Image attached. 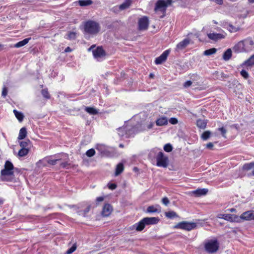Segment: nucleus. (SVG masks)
<instances>
[{"instance_id":"nucleus-1","label":"nucleus","mask_w":254,"mask_h":254,"mask_svg":"<svg viewBox=\"0 0 254 254\" xmlns=\"http://www.w3.org/2000/svg\"><path fill=\"white\" fill-rule=\"evenodd\" d=\"M130 125L125 122V125L118 128V134L121 136H125L127 138L130 137L134 134L136 128L141 126L142 121L140 115L134 116L130 121Z\"/></svg>"},{"instance_id":"nucleus-2","label":"nucleus","mask_w":254,"mask_h":254,"mask_svg":"<svg viewBox=\"0 0 254 254\" xmlns=\"http://www.w3.org/2000/svg\"><path fill=\"white\" fill-rule=\"evenodd\" d=\"M14 166L9 161H6L4 169L1 170L0 178L2 181L15 182L13 172Z\"/></svg>"},{"instance_id":"nucleus-3","label":"nucleus","mask_w":254,"mask_h":254,"mask_svg":"<svg viewBox=\"0 0 254 254\" xmlns=\"http://www.w3.org/2000/svg\"><path fill=\"white\" fill-rule=\"evenodd\" d=\"M173 0H157L155 3L154 11L156 13L162 14L160 17H164L167 8L171 5Z\"/></svg>"},{"instance_id":"nucleus-4","label":"nucleus","mask_w":254,"mask_h":254,"mask_svg":"<svg viewBox=\"0 0 254 254\" xmlns=\"http://www.w3.org/2000/svg\"><path fill=\"white\" fill-rule=\"evenodd\" d=\"M84 29L86 33L94 35L99 32L100 27L98 23L94 21L88 20L85 23Z\"/></svg>"},{"instance_id":"nucleus-5","label":"nucleus","mask_w":254,"mask_h":254,"mask_svg":"<svg viewBox=\"0 0 254 254\" xmlns=\"http://www.w3.org/2000/svg\"><path fill=\"white\" fill-rule=\"evenodd\" d=\"M72 207L75 208L76 212L79 215L83 217L87 216V214L91 209V205L86 202H83L77 205H73Z\"/></svg>"},{"instance_id":"nucleus-6","label":"nucleus","mask_w":254,"mask_h":254,"mask_svg":"<svg viewBox=\"0 0 254 254\" xmlns=\"http://www.w3.org/2000/svg\"><path fill=\"white\" fill-rule=\"evenodd\" d=\"M156 165L158 167L167 168L169 164V159L162 151L158 152L156 157Z\"/></svg>"},{"instance_id":"nucleus-7","label":"nucleus","mask_w":254,"mask_h":254,"mask_svg":"<svg viewBox=\"0 0 254 254\" xmlns=\"http://www.w3.org/2000/svg\"><path fill=\"white\" fill-rule=\"evenodd\" d=\"M196 227V224L194 222L182 221L178 223L174 226L175 228L190 231Z\"/></svg>"},{"instance_id":"nucleus-8","label":"nucleus","mask_w":254,"mask_h":254,"mask_svg":"<svg viewBox=\"0 0 254 254\" xmlns=\"http://www.w3.org/2000/svg\"><path fill=\"white\" fill-rule=\"evenodd\" d=\"M205 250L209 253L216 252L219 248V243L217 240H211L205 245Z\"/></svg>"},{"instance_id":"nucleus-9","label":"nucleus","mask_w":254,"mask_h":254,"mask_svg":"<svg viewBox=\"0 0 254 254\" xmlns=\"http://www.w3.org/2000/svg\"><path fill=\"white\" fill-rule=\"evenodd\" d=\"M218 217L231 222H240V218L239 216L235 214H220Z\"/></svg>"},{"instance_id":"nucleus-10","label":"nucleus","mask_w":254,"mask_h":254,"mask_svg":"<svg viewBox=\"0 0 254 254\" xmlns=\"http://www.w3.org/2000/svg\"><path fill=\"white\" fill-rule=\"evenodd\" d=\"M240 222L243 221L254 220V210H248L243 212L240 217Z\"/></svg>"},{"instance_id":"nucleus-11","label":"nucleus","mask_w":254,"mask_h":254,"mask_svg":"<svg viewBox=\"0 0 254 254\" xmlns=\"http://www.w3.org/2000/svg\"><path fill=\"white\" fill-rule=\"evenodd\" d=\"M93 55L94 58L99 61L101 59L105 57L106 53L102 47H98L93 51Z\"/></svg>"},{"instance_id":"nucleus-12","label":"nucleus","mask_w":254,"mask_h":254,"mask_svg":"<svg viewBox=\"0 0 254 254\" xmlns=\"http://www.w3.org/2000/svg\"><path fill=\"white\" fill-rule=\"evenodd\" d=\"M169 53V50L165 51L159 57L155 59V64H160L165 62Z\"/></svg>"},{"instance_id":"nucleus-13","label":"nucleus","mask_w":254,"mask_h":254,"mask_svg":"<svg viewBox=\"0 0 254 254\" xmlns=\"http://www.w3.org/2000/svg\"><path fill=\"white\" fill-rule=\"evenodd\" d=\"M190 43V40L189 38L184 39L177 45L175 51L179 52L180 51L185 49Z\"/></svg>"},{"instance_id":"nucleus-14","label":"nucleus","mask_w":254,"mask_h":254,"mask_svg":"<svg viewBox=\"0 0 254 254\" xmlns=\"http://www.w3.org/2000/svg\"><path fill=\"white\" fill-rule=\"evenodd\" d=\"M243 42L245 44L246 52L250 51L254 48V41L251 37H248L243 40Z\"/></svg>"},{"instance_id":"nucleus-15","label":"nucleus","mask_w":254,"mask_h":254,"mask_svg":"<svg viewBox=\"0 0 254 254\" xmlns=\"http://www.w3.org/2000/svg\"><path fill=\"white\" fill-rule=\"evenodd\" d=\"M160 220L159 217H145L144 218V226L148 225H155Z\"/></svg>"},{"instance_id":"nucleus-16","label":"nucleus","mask_w":254,"mask_h":254,"mask_svg":"<svg viewBox=\"0 0 254 254\" xmlns=\"http://www.w3.org/2000/svg\"><path fill=\"white\" fill-rule=\"evenodd\" d=\"M245 49L246 48L243 40L239 42L233 48L234 51L237 53L246 52Z\"/></svg>"},{"instance_id":"nucleus-17","label":"nucleus","mask_w":254,"mask_h":254,"mask_svg":"<svg viewBox=\"0 0 254 254\" xmlns=\"http://www.w3.org/2000/svg\"><path fill=\"white\" fill-rule=\"evenodd\" d=\"M132 0H125L124 2L120 4L119 6H116L114 7V9L123 10L128 8L131 4Z\"/></svg>"},{"instance_id":"nucleus-18","label":"nucleus","mask_w":254,"mask_h":254,"mask_svg":"<svg viewBox=\"0 0 254 254\" xmlns=\"http://www.w3.org/2000/svg\"><path fill=\"white\" fill-rule=\"evenodd\" d=\"M207 36L210 39L215 41H217L225 38V36L222 34L216 33L207 34Z\"/></svg>"},{"instance_id":"nucleus-19","label":"nucleus","mask_w":254,"mask_h":254,"mask_svg":"<svg viewBox=\"0 0 254 254\" xmlns=\"http://www.w3.org/2000/svg\"><path fill=\"white\" fill-rule=\"evenodd\" d=\"M112 211V207L109 204H106L104 205L103 210L102 211V214L104 216H108L111 214Z\"/></svg>"},{"instance_id":"nucleus-20","label":"nucleus","mask_w":254,"mask_h":254,"mask_svg":"<svg viewBox=\"0 0 254 254\" xmlns=\"http://www.w3.org/2000/svg\"><path fill=\"white\" fill-rule=\"evenodd\" d=\"M160 211V207L159 205H156V206H149L148 207L146 211L147 213H159Z\"/></svg>"},{"instance_id":"nucleus-21","label":"nucleus","mask_w":254,"mask_h":254,"mask_svg":"<svg viewBox=\"0 0 254 254\" xmlns=\"http://www.w3.org/2000/svg\"><path fill=\"white\" fill-rule=\"evenodd\" d=\"M156 124L158 126H162L166 125L168 124V119L167 117L162 116L158 118L155 122Z\"/></svg>"},{"instance_id":"nucleus-22","label":"nucleus","mask_w":254,"mask_h":254,"mask_svg":"<svg viewBox=\"0 0 254 254\" xmlns=\"http://www.w3.org/2000/svg\"><path fill=\"white\" fill-rule=\"evenodd\" d=\"M208 192L207 189H198L192 191L196 196H200L201 195H205Z\"/></svg>"},{"instance_id":"nucleus-23","label":"nucleus","mask_w":254,"mask_h":254,"mask_svg":"<svg viewBox=\"0 0 254 254\" xmlns=\"http://www.w3.org/2000/svg\"><path fill=\"white\" fill-rule=\"evenodd\" d=\"M84 110L86 112L89 113L90 115H95L98 114L99 113L98 110L93 107H85Z\"/></svg>"},{"instance_id":"nucleus-24","label":"nucleus","mask_w":254,"mask_h":254,"mask_svg":"<svg viewBox=\"0 0 254 254\" xmlns=\"http://www.w3.org/2000/svg\"><path fill=\"white\" fill-rule=\"evenodd\" d=\"M30 39H31L30 38H25V39H23V40L19 41L18 43H17L16 44H15L14 46V47L18 48L21 47L22 46H24V45H25L26 44H27L28 43V42L29 41V40Z\"/></svg>"},{"instance_id":"nucleus-25","label":"nucleus","mask_w":254,"mask_h":254,"mask_svg":"<svg viewBox=\"0 0 254 254\" xmlns=\"http://www.w3.org/2000/svg\"><path fill=\"white\" fill-rule=\"evenodd\" d=\"M131 230L135 229L137 231H141L143 230V219L140 220L138 224H135L131 228Z\"/></svg>"},{"instance_id":"nucleus-26","label":"nucleus","mask_w":254,"mask_h":254,"mask_svg":"<svg viewBox=\"0 0 254 254\" xmlns=\"http://www.w3.org/2000/svg\"><path fill=\"white\" fill-rule=\"evenodd\" d=\"M207 121L205 120L199 119L196 121V125L198 127L204 129L206 127Z\"/></svg>"},{"instance_id":"nucleus-27","label":"nucleus","mask_w":254,"mask_h":254,"mask_svg":"<svg viewBox=\"0 0 254 254\" xmlns=\"http://www.w3.org/2000/svg\"><path fill=\"white\" fill-rule=\"evenodd\" d=\"M124 165L122 163H119L116 168L115 176H117L121 174L124 171Z\"/></svg>"},{"instance_id":"nucleus-28","label":"nucleus","mask_w":254,"mask_h":254,"mask_svg":"<svg viewBox=\"0 0 254 254\" xmlns=\"http://www.w3.org/2000/svg\"><path fill=\"white\" fill-rule=\"evenodd\" d=\"M27 135L26 128L24 127H22L19 131L18 139L21 140L24 139Z\"/></svg>"},{"instance_id":"nucleus-29","label":"nucleus","mask_w":254,"mask_h":254,"mask_svg":"<svg viewBox=\"0 0 254 254\" xmlns=\"http://www.w3.org/2000/svg\"><path fill=\"white\" fill-rule=\"evenodd\" d=\"M232 57V51L231 49H227L223 54V59L225 61H228Z\"/></svg>"},{"instance_id":"nucleus-30","label":"nucleus","mask_w":254,"mask_h":254,"mask_svg":"<svg viewBox=\"0 0 254 254\" xmlns=\"http://www.w3.org/2000/svg\"><path fill=\"white\" fill-rule=\"evenodd\" d=\"M226 28L231 33L236 32L240 29L239 27H235L231 24H228Z\"/></svg>"},{"instance_id":"nucleus-31","label":"nucleus","mask_w":254,"mask_h":254,"mask_svg":"<svg viewBox=\"0 0 254 254\" xmlns=\"http://www.w3.org/2000/svg\"><path fill=\"white\" fill-rule=\"evenodd\" d=\"M78 3L81 6H85L92 4L93 1L92 0H79Z\"/></svg>"},{"instance_id":"nucleus-32","label":"nucleus","mask_w":254,"mask_h":254,"mask_svg":"<svg viewBox=\"0 0 254 254\" xmlns=\"http://www.w3.org/2000/svg\"><path fill=\"white\" fill-rule=\"evenodd\" d=\"M13 113H14V115L15 116L16 118L17 119V120L19 122H21L23 120L24 115L21 112H19V111H17L16 110H14Z\"/></svg>"},{"instance_id":"nucleus-33","label":"nucleus","mask_w":254,"mask_h":254,"mask_svg":"<svg viewBox=\"0 0 254 254\" xmlns=\"http://www.w3.org/2000/svg\"><path fill=\"white\" fill-rule=\"evenodd\" d=\"M244 64L247 66H252L254 65V54L251 56L247 61H246Z\"/></svg>"},{"instance_id":"nucleus-34","label":"nucleus","mask_w":254,"mask_h":254,"mask_svg":"<svg viewBox=\"0 0 254 254\" xmlns=\"http://www.w3.org/2000/svg\"><path fill=\"white\" fill-rule=\"evenodd\" d=\"M165 216L166 217L173 219L175 217H177L178 216L177 214L173 211H170L165 213Z\"/></svg>"},{"instance_id":"nucleus-35","label":"nucleus","mask_w":254,"mask_h":254,"mask_svg":"<svg viewBox=\"0 0 254 254\" xmlns=\"http://www.w3.org/2000/svg\"><path fill=\"white\" fill-rule=\"evenodd\" d=\"M20 146L21 148H28L31 145V141L29 140L20 142Z\"/></svg>"},{"instance_id":"nucleus-36","label":"nucleus","mask_w":254,"mask_h":254,"mask_svg":"<svg viewBox=\"0 0 254 254\" xmlns=\"http://www.w3.org/2000/svg\"><path fill=\"white\" fill-rule=\"evenodd\" d=\"M253 168L254 169V162L246 163L243 167V170L245 171H249Z\"/></svg>"},{"instance_id":"nucleus-37","label":"nucleus","mask_w":254,"mask_h":254,"mask_svg":"<svg viewBox=\"0 0 254 254\" xmlns=\"http://www.w3.org/2000/svg\"><path fill=\"white\" fill-rule=\"evenodd\" d=\"M29 151L28 148H21L18 151V155L19 157H24L28 153Z\"/></svg>"},{"instance_id":"nucleus-38","label":"nucleus","mask_w":254,"mask_h":254,"mask_svg":"<svg viewBox=\"0 0 254 254\" xmlns=\"http://www.w3.org/2000/svg\"><path fill=\"white\" fill-rule=\"evenodd\" d=\"M216 51H217L216 49L213 48L205 50L203 52V55L205 56H210L212 54H215L216 52Z\"/></svg>"},{"instance_id":"nucleus-39","label":"nucleus","mask_w":254,"mask_h":254,"mask_svg":"<svg viewBox=\"0 0 254 254\" xmlns=\"http://www.w3.org/2000/svg\"><path fill=\"white\" fill-rule=\"evenodd\" d=\"M42 96L46 99H49L51 97L47 88L43 89L41 90Z\"/></svg>"},{"instance_id":"nucleus-40","label":"nucleus","mask_w":254,"mask_h":254,"mask_svg":"<svg viewBox=\"0 0 254 254\" xmlns=\"http://www.w3.org/2000/svg\"><path fill=\"white\" fill-rule=\"evenodd\" d=\"M211 134L210 131H205L201 135V138L204 140H206L209 138Z\"/></svg>"},{"instance_id":"nucleus-41","label":"nucleus","mask_w":254,"mask_h":254,"mask_svg":"<svg viewBox=\"0 0 254 254\" xmlns=\"http://www.w3.org/2000/svg\"><path fill=\"white\" fill-rule=\"evenodd\" d=\"M163 149L166 152H170L173 150V147L170 143H167L164 146Z\"/></svg>"},{"instance_id":"nucleus-42","label":"nucleus","mask_w":254,"mask_h":254,"mask_svg":"<svg viewBox=\"0 0 254 254\" xmlns=\"http://www.w3.org/2000/svg\"><path fill=\"white\" fill-rule=\"evenodd\" d=\"M66 39L69 40H74L76 38V33L74 32H69L67 35Z\"/></svg>"},{"instance_id":"nucleus-43","label":"nucleus","mask_w":254,"mask_h":254,"mask_svg":"<svg viewBox=\"0 0 254 254\" xmlns=\"http://www.w3.org/2000/svg\"><path fill=\"white\" fill-rule=\"evenodd\" d=\"M95 154V151L93 148L90 149L86 152V155L89 157H91Z\"/></svg>"},{"instance_id":"nucleus-44","label":"nucleus","mask_w":254,"mask_h":254,"mask_svg":"<svg viewBox=\"0 0 254 254\" xmlns=\"http://www.w3.org/2000/svg\"><path fill=\"white\" fill-rule=\"evenodd\" d=\"M77 248L76 244H73L72 247L69 248L66 252V254H70L74 252Z\"/></svg>"},{"instance_id":"nucleus-45","label":"nucleus","mask_w":254,"mask_h":254,"mask_svg":"<svg viewBox=\"0 0 254 254\" xmlns=\"http://www.w3.org/2000/svg\"><path fill=\"white\" fill-rule=\"evenodd\" d=\"M240 74L245 79H247L249 77V73L245 70L242 69L241 72Z\"/></svg>"},{"instance_id":"nucleus-46","label":"nucleus","mask_w":254,"mask_h":254,"mask_svg":"<svg viewBox=\"0 0 254 254\" xmlns=\"http://www.w3.org/2000/svg\"><path fill=\"white\" fill-rule=\"evenodd\" d=\"M218 130L221 132L223 137L226 138V133L227 132V130L224 127H220Z\"/></svg>"},{"instance_id":"nucleus-47","label":"nucleus","mask_w":254,"mask_h":254,"mask_svg":"<svg viewBox=\"0 0 254 254\" xmlns=\"http://www.w3.org/2000/svg\"><path fill=\"white\" fill-rule=\"evenodd\" d=\"M149 24V21L147 17L144 16V30L147 29Z\"/></svg>"},{"instance_id":"nucleus-48","label":"nucleus","mask_w":254,"mask_h":254,"mask_svg":"<svg viewBox=\"0 0 254 254\" xmlns=\"http://www.w3.org/2000/svg\"><path fill=\"white\" fill-rule=\"evenodd\" d=\"M161 202L166 206L168 205L170 203V200L167 197H163L161 200Z\"/></svg>"},{"instance_id":"nucleus-49","label":"nucleus","mask_w":254,"mask_h":254,"mask_svg":"<svg viewBox=\"0 0 254 254\" xmlns=\"http://www.w3.org/2000/svg\"><path fill=\"white\" fill-rule=\"evenodd\" d=\"M61 161V159H49L48 160V163L51 165H55L57 164V162H59Z\"/></svg>"},{"instance_id":"nucleus-50","label":"nucleus","mask_w":254,"mask_h":254,"mask_svg":"<svg viewBox=\"0 0 254 254\" xmlns=\"http://www.w3.org/2000/svg\"><path fill=\"white\" fill-rule=\"evenodd\" d=\"M138 28L141 30L143 29V17L140 18L138 20Z\"/></svg>"},{"instance_id":"nucleus-51","label":"nucleus","mask_w":254,"mask_h":254,"mask_svg":"<svg viewBox=\"0 0 254 254\" xmlns=\"http://www.w3.org/2000/svg\"><path fill=\"white\" fill-rule=\"evenodd\" d=\"M169 122L172 125H176L178 123V120L176 118H171L169 119Z\"/></svg>"},{"instance_id":"nucleus-52","label":"nucleus","mask_w":254,"mask_h":254,"mask_svg":"<svg viewBox=\"0 0 254 254\" xmlns=\"http://www.w3.org/2000/svg\"><path fill=\"white\" fill-rule=\"evenodd\" d=\"M70 165V164L67 162H62L60 164V166L63 168H68V166Z\"/></svg>"},{"instance_id":"nucleus-53","label":"nucleus","mask_w":254,"mask_h":254,"mask_svg":"<svg viewBox=\"0 0 254 254\" xmlns=\"http://www.w3.org/2000/svg\"><path fill=\"white\" fill-rule=\"evenodd\" d=\"M7 94V89L6 87H3L2 88L1 95L5 97Z\"/></svg>"},{"instance_id":"nucleus-54","label":"nucleus","mask_w":254,"mask_h":254,"mask_svg":"<svg viewBox=\"0 0 254 254\" xmlns=\"http://www.w3.org/2000/svg\"><path fill=\"white\" fill-rule=\"evenodd\" d=\"M192 84L190 80H188L184 83V86L186 88L190 87Z\"/></svg>"},{"instance_id":"nucleus-55","label":"nucleus","mask_w":254,"mask_h":254,"mask_svg":"<svg viewBox=\"0 0 254 254\" xmlns=\"http://www.w3.org/2000/svg\"><path fill=\"white\" fill-rule=\"evenodd\" d=\"M117 187V186L115 184H108V188L112 190L116 189Z\"/></svg>"},{"instance_id":"nucleus-56","label":"nucleus","mask_w":254,"mask_h":254,"mask_svg":"<svg viewBox=\"0 0 254 254\" xmlns=\"http://www.w3.org/2000/svg\"><path fill=\"white\" fill-rule=\"evenodd\" d=\"M105 146L102 144H98L96 147V149L100 151H102V149L104 148Z\"/></svg>"},{"instance_id":"nucleus-57","label":"nucleus","mask_w":254,"mask_h":254,"mask_svg":"<svg viewBox=\"0 0 254 254\" xmlns=\"http://www.w3.org/2000/svg\"><path fill=\"white\" fill-rule=\"evenodd\" d=\"M104 197L103 196H99L96 198V201L97 203H99L102 202L104 200Z\"/></svg>"},{"instance_id":"nucleus-58","label":"nucleus","mask_w":254,"mask_h":254,"mask_svg":"<svg viewBox=\"0 0 254 254\" xmlns=\"http://www.w3.org/2000/svg\"><path fill=\"white\" fill-rule=\"evenodd\" d=\"M213 146V144L211 142H209L206 144V147L208 149H211Z\"/></svg>"},{"instance_id":"nucleus-59","label":"nucleus","mask_w":254,"mask_h":254,"mask_svg":"<svg viewBox=\"0 0 254 254\" xmlns=\"http://www.w3.org/2000/svg\"><path fill=\"white\" fill-rule=\"evenodd\" d=\"M154 126V123H149L147 126V128L148 129H150L151 128H152V127H153Z\"/></svg>"},{"instance_id":"nucleus-60","label":"nucleus","mask_w":254,"mask_h":254,"mask_svg":"<svg viewBox=\"0 0 254 254\" xmlns=\"http://www.w3.org/2000/svg\"><path fill=\"white\" fill-rule=\"evenodd\" d=\"M72 51V49L69 47H66L65 50H64V52L65 53H67V52H70Z\"/></svg>"},{"instance_id":"nucleus-61","label":"nucleus","mask_w":254,"mask_h":254,"mask_svg":"<svg viewBox=\"0 0 254 254\" xmlns=\"http://www.w3.org/2000/svg\"><path fill=\"white\" fill-rule=\"evenodd\" d=\"M155 154V150H152L150 152L148 155L150 157L151 156H153Z\"/></svg>"},{"instance_id":"nucleus-62","label":"nucleus","mask_w":254,"mask_h":254,"mask_svg":"<svg viewBox=\"0 0 254 254\" xmlns=\"http://www.w3.org/2000/svg\"><path fill=\"white\" fill-rule=\"evenodd\" d=\"M230 212H235L236 211V210L234 208H230L228 210Z\"/></svg>"},{"instance_id":"nucleus-63","label":"nucleus","mask_w":254,"mask_h":254,"mask_svg":"<svg viewBox=\"0 0 254 254\" xmlns=\"http://www.w3.org/2000/svg\"><path fill=\"white\" fill-rule=\"evenodd\" d=\"M4 201V200L3 198H0V205H1L3 204Z\"/></svg>"},{"instance_id":"nucleus-64","label":"nucleus","mask_w":254,"mask_h":254,"mask_svg":"<svg viewBox=\"0 0 254 254\" xmlns=\"http://www.w3.org/2000/svg\"><path fill=\"white\" fill-rule=\"evenodd\" d=\"M249 176H254V168L253 169L252 173L248 174Z\"/></svg>"}]
</instances>
